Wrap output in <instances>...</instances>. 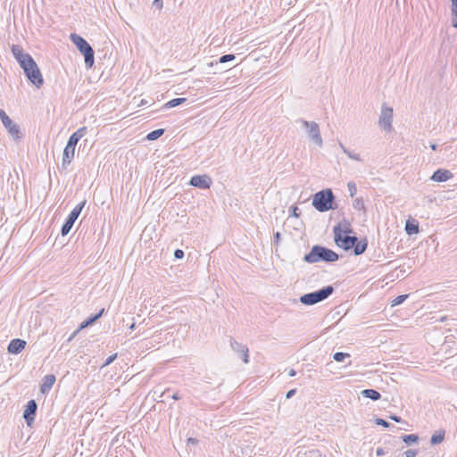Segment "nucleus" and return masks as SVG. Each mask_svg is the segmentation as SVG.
Wrapping results in <instances>:
<instances>
[{
	"mask_svg": "<svg viewBox=\"0 0 457 457\" xmlns=\"http://www.w3.org/2000/svg\"><path fill=\"white\" fill-rule=\"evenodd\" d=\"M12 53L20 64L21 68L28 79L37 88H40L44 84L42 73L32 56L24 53L22 48L18 45H12Z\"/></svg>",
	"mask_w": 457,
	"mask_h": 457,
	"instance_id": "obj_1",
	"label": "nucleus"
},
{
	"mask_svg": "<svg viewBox=\"0 0 457 457\" xmlns=\"http://www.w3.org/2000/svg\"><path fill=\"white\" fill-rule=\"evenodd\" d=\"M334 241L337 247L345 252L352 251L355 256L362 254L368 248L366 237H356L354 230H333Z\"/></svg>",
	"mask_w": 457,
	"mask_h": 457,
	"instance_id": "obj_2",
	"label": "nucleus"
},
{
	"mask_svg": "<svg viewBox=\"0 0 457 457\" xmlns=\"http://www.w3.org/2000/svg\"><path fill=\"white\" fill-rule=\"evenodd\" d=\"M339 259V255L331 249L319 245H313L311 251L303 256V261L307 263H316L320 262H334Z\"/></svg>",
	"mask_w": 457,
	"mask_h": 457,
	"instance_id": "obj_3",
	"label": "nucleus"
},
{
	"mask_svg": "<svg viewBox=\"0 0 457 457\" xmlns=\"http://www.w3.org/2000/svg\"><path fill=\"white\" fill-rule=\"evenodd\" d=\"M312 206L319 212H324L335 210L337 206L336 196L330 188L322 189L312 195Z\"/></svg>",
	"mask_w": 457,
	"mask_h": 457,
	"instance_id": "obj_4",
	"label": "nucleus"
},
{
	"mask_svg": "<svg viewBox=\"0 0 457 457\" xmlns=\"http://www.w3.org/2000/svg\"><path fill=\"white\" fill-rule=\"evenodd\" d=\"M87 127H81L74 133L71 135L68 139L67 145L63 150L62 154V169H66L67 166L71 162L75 154V148L78 142L87 134Z\"/></svg>",
	"mask_w": 457,
	"mask_h": 457,
	"instance_id": "obj_5",
	"label": "nucleus"
},
{
	"mask_svg": "<svg viewBox=\"0 0 457 457\" xmlns=\"http://www.w3.org/2000/svg\"><path fill=\"white\" fill-rule=\"evenodd\" d=\"M70 37L78 50L84 55L86 66L91 68L95 62V52L92 46L85 38L78 34L72 33Z\"/></svg>",
	"mask_w": 457,
	"mask_h": 457,
	"instance_id": "obj_6",
	"label": "nucleus"
},
{
	"mask_svg": "<svg viewBox=\"0 0 457 457\" xmlns=\"http://www.w3.org/2000/svg\"><path fill=\"white\" fill-rule=\"evenodd\" d=\"M333 292L334 287L332 286H327L317 291L301 295L300 302L304 305H313L327 299Z\"/></svg>",
	"mask_w": 457,
	"mask_h": 457,
	"instance_id": "obj_7",
	"label": "nucleus"
},
{
	"mask_svg": "<svg viewBox=\"0 0 457 457\" xmlns=\"http://www.w3.org/2000/svg\"><path fill=\"white\" fill-rule=\"evenodd\" d=\"M297 122H301L303 126L306 129V133L310 140L313 143L321 146L323 144L322 137L320 135L319 125L315 121H308L303 119L297 120Z\"/></svg>",
	"mask_w": 457,
	"mask_h": 457,
	"instance_id": "obj_8",
	"label": "nucleus"
},
{
	"mask_svg": "<svg viewBox=\"0 0 457 457\" xmlns=\"http://www.w3.org/2000/svg\"><path fill=\"white\" fill-rule=\"evenodd\" d=\"M393 120V108L382 105L378 124L385 131H391Z\"/></svg>",
	"mask_w": 457,
	"mask_h": 457,
	"instance_id": "obj_9",
	"label": "nucleus"
},
{
	"mask_svg": "<svg viewBox=\"0 0 457 457\" xmlns=\"http://www.w3.org/2000/svg\"><path fill=\"white\" fill-rule=\"evenodd\" d=\"M0 120L12 137L14 138H20L19 126L11 120L3 109H0Z\"/></svg>",
	"mask_w": 457,
	"mask_h": 457,
	"instance_id": "obj_10",
	"label": "nucleus"
},
{
	"mask_svg": "<svg viewBox=\"0 0 457 457\" xmlns=\"http://www.w3.org/2000/svg\"><path fill=\"white\" fill-rule=\"evenodd\" d=\"M86 204V200L82 201L81 203H79L71 212V213L69 214V216L67 217L66 220L64 221V223L62 224V228H72L75 221L77 220V219L79 218V216L80 215L81 212H82V209L84 208Z\"/></svg>",
	"mask_w": 457,
	"mask_h": 457,
	"instance_id": "obj_11",
	"label": "nucleus"
},
{
	"mask_svg": "<svg viewBox=\"0 0 457 457\" xmlns=\"http://www.w3.org/2000/svg\"><path fill=\"white\" fill-rule=\"evenodd\" d=\"M37 410V402L33 399L29 400L23 411V419L25 420L28 426H31L34 422L35 415Z\"/></svg>",
	"mask_w": 457,
	"mask_h": 457,
	"instance_id": "obj_12",
	"label": "nucleus"
},
{
	"mask_svg": "<svg viewBox=\"0 0 457 457\" xmlns=\"http://www.w3.org/2000/svg\"><path fill=\"white\" fill-rule=\"evenodd\" d=\"M189 185L200 189H208L212 185V179L208 175H195L190 179Z\"/></svg>",
	"mask_w": 457,
	"mask_h": 457,
	"instance_id": "obj_13",
	"label": "nucleus"
},
{
	"mask_svg": "<svg viewBox=\"0 0 457 457\" xmlns=\"http://www.w3.org/2000/svg\"><path fill=\"white\" fill-rule=\"evenodd\" d=\"M230 346L234 352L238 353L245 363L249 362V350L245 345H243L231 337Z\"/></svg>",
	"mask_w": 457,
	"mask_h": 457,
	"instance_id": "obj_14",
	"label": "nucleus"
},
{
	"mask_svg": "<svg viewBox=\"0 0 457 457\" xmlns=\"http://www.w3.org/2000/svg\"><path fill=\"white\" fill-rule=\"evenodd\" d=\"M236 59V55L233 54H228L221 55L218 60L210 62L207 63L208 67H214L215 70L213 71L214 74L222 72L223 71L219 68L220 64L226 63Z\"/></svg>",
	"mask_w": 457,
	"mask_h": 457,
	"instance_id": "obj_15",
	"label": "nucleus"
},
{
	"mask_svg": "<svg viewBox=\"0 0 457 457\" xmlns=\"http://www.w3.org/2000/svg\"><path fill=\"white\" fill-rule=\"evenodd\" d=\"M26 345L27 343L25 340L20 338L12 339L8 345V353L18 354L25 348Z\"/></svg>",
	"mask_w": 457,
	"mask_h": 457,
	"instance_id": "obj_16",
	"label": "nucleus"
},
{
	"mask_svg": "<svg viewBox=\"0 0 457 457\" xmlns=\"http://www.w3.org/2000/svg\"><path fill=\"white\" fill-rule=\"evenodd\" d=\"M453 173L445 169L436 170L431 176V180L436 182H445L453 178Z\"/></svg>",
	"mask_w": 457,
	"mask_h": 457,
	"instance_id": "obj_17",
	"label": "nucleus"
},
{
	"mask_svg": "<svg viewBox=\"0 0 457 457\" xmlns=\"http://www.w3.org/2000/svg\"><path fill=\"white\" fill-rule=\"evenodd\" d=\"M55 382L54 375H46L43 378V383L41 385L40 390L42 393L48 392L54 386Z\"/></svg>",
	"mask_w": 457,
	"mask_h": 457,
	"instance_id": "obj_18",
	"label": "nucleus"
},
{
	"mask_svg": "<svg viewBox=\"0 0 457 457\" xmlns=\"http://www.w3.org/2000/svg\"><path fill=\"white\" fill-rule=\"evenodd\" d=\"M104 312V308L101 309L100 312L95 315H92L88 317L87 320H85L80 325L79 329H83L92 324H94L99 318L102 317V315Z\"/></svg>",
	"mask_w": 457,
	"mask_h": 457,
	"instance_id": "obj_19",
	"label": "nucleus"
},
{
	"mask_svg": "<svg viewBox=\"0 0 457 457\" xmlns=\"http://www.w3.org/2000/svg\"><path fill=\"white\" fill-rule=\"evenodd\" d=\"M361 395L365 398H370L373 401H378L381 398V395L375 389H363Z\"/></svg>",
	"mask_w": 457,
	"mask_h": 457,
	"instance_id": "obj_20",
	"label": "nucleus"
},
{
	"mask_svg": "<svg viewBox=\"0 0 457 457\" xmlns=\"http://www.w3.org/2000/svg\"><path fill=\"white\" fill-rule=\"evenodd\" d=\"M445 431L443 429H440L438 431H436L431 438H430V444L435 445L442 443L445 439Z\"/></svg>",
	"mask_w": 457,
	"mask_h": 457,
	"instance_id": "obj_21",
	"label": "nucleus"
},
{
	"mask_svg": "<svg viewBox=\"0 0 457 457\" xmlns=\"http://www.w3.org/2000/svg\"><path fill=\"white\" fill-rule=\"evenodd\" d=\"M186 101H187V98H182V97L171 99L163 104L162 109H170V108L179 106V105L182 104L183 103H185Z\"/></svg>",
	"mask_w": 457,
	"mask_h": 457,
	"instance_id": "obj_22",
	"label": "nucleus"
},
{
	"mask_svg": "<svg viewBox=\"0 0 457 457\" xmlns=\"http://www.w3.org/2000/svg\"><path fill=\"white\" fill-rule=\"evenodd\" d=\"M71 230H61V234L56 236L54 245L63 246L66 244V237L69 235Z\"/></svg>",
	"mask_w": 457,
	"mask_h": 457,
	"instance_id": "obj_23",
	"label": "nucleus"
},
{
	"mask_svg": "<svg viewBox=\"0 0 457 457\" xmlns=\"http://www.w3.org/2000/svg\"><path fill=\"white\" fill-rule=\"evenodd\" d=\"M164 131L163 129L153 130L146 135L145 138L149 141L156 140L164 134Z\"/></svg>",
	"mask_w": 457,
	"mask_h": 457,
	"instance_id": "obj_24",
	"label": "nucleus"
},
{
	"mask_svg": "<svg viewBox=\"0 0 457 457\" xmlns=\"http://www.w3.org/2000/svg\"><path fill=\"white\" fill-rule=\"evenodd\" d=\"M339 146L342 149V151L350 158L355 161H361L360 154H354L351 152L349 149H347L342 143H339Z\"/></svg>",
	"mask_w": 457,
	"mask_h": 457,
	"instance_id": "obj_25",
	"label": "nucleus"
},
{
	"mask_svg": "<svg viewBox=\"0 0 457 457\" xmlns=\"http://www.w3.org/2000/svg\"><path fill=\"white\" fill-rule=\"evenodd\" d=\"M402 440L405 444L411 445V444L418 442L419 436L417 435H415V434L404 435V436H402Z\"/></svg>",
	"mask_w": 457,
	"mask_h": 457,
	"instance_id": "obj_26",
	"label": "nucleus"
},
{
	"mask_svg": "<svg viewBox=\"0 0 457 457\" xmlns=\"http://www.w3.org/2000/svg\"><path fill=\"white\" fill-rule=\"evenodd\" d=\"M288 212H289V215H288L287 220L292 217L299 218L301 215L300 209L296 205L290 206Z\"/></svg>",
	"mask_w": 457,
	"mask_h": 457,
	"instance_id": "obj_27",
	"label": "nucleus"
},
{
	"mask_svg": "<svg viewBox=\"0 0 457 457\" xmlns=\"http://www.w3.org/2000/svg\"><path fill=\"white\" fill-rule=\"evenodd\" d=\"M353 206L358 212H365V206H364V202H363L362 198H356L353 201Z\"/></svg>",
	"mask_w": 457,
	"mask_h": 457,
	"instance_id": "obj_28",
	"label": "nucleus"
},
{
	"mask_svg": "<svg viewBox=\"0 0 457 457\" xmlns=\"http://www.w3.org/2000/svg\"><path fill=\"white\" fill-rule=\"evenodd\" d=\"M347 357H350V354L342 352H337L333 355V359L338 362L344 361V360Z\"/></svg>",
	"mask_w": 457,
	"mask_h": 457,
	"instance_id": "obj_29",
	"label": "nucleus"
},
{
	"mask_svg": "<svg viewBox=\"0 0 457 457\" xmlns=\"http://www.w3.org/2000/svg\"><path fill=\"white\" fill-rule=\"evenodd\" d=\"M407 297H408V295H400L396 296L394 300H392L391 306H396V305L403 303Z\"/></svg>",
	"mask_w": 457,
	"mask_h": 457,
	"instance_id": "obj_30",
	"label": "nucleus"
},
{
	"mask_svg": "<svg viewBox=\"0 0 457 457\" xmlns=\"http://www.w3.org/2000/svg\"><path fill=\"white\" fill-rule=\"evenodd\" d=\"M404 228H419V222L414 219L406 220Z\"/></svg>",
	"mask_w": 457,
	"mask_h": 457,
	"instance_id": "obj_31",
	"label": "nucleus"
},
{
	"mask_svg": "<svg viewBox=\"0 0 457 457\" xmlns=\"http://www.w3.org/2000/svg\"><path fill=\"white\" fill-rule=\"evenodd\" d=\"M347 188L349 191V195L351 197H353L356 195L357 187L354 182L350 181L347 183Z\"/></svg>",
	"mask_w": 457,
	"mask_h": 457,
	"instance_id": "obj_32",
	"label": "nucleus"
},
{
	"mask_svg": "<svg viewBox=\"0 0 457 457\" xmlns=\"http://www.w3.org/2000/svg\"><path fill=\"white\" fill-rule=\"evenodd\" d=\"M375 423L377 425L382 426L384 428H390L391 427V424L388 421H386V420L381 419V418H377L375 420Z\"/></svg>",
	"mask_w": 457,
	"mask_h": 457,
	"instance_id": "obj_33",
	"label": "nucleus"
},
{
	"mask_svg": "<svg viewBox=\"0 0 457 457\" xmlns=\"http://www.w3.org/2000/svg\"><path fill=\"white\" fill-rule=\"evenodd\" d=\"M452 2L451 14L457 16V0H450Z\"/></svg>",
	"mask_w": 457,
	"mask_h": 457,
	"instance_id": "obj_34",
	"label": "nucleus"
},
{
	"mask_svg": "<svg viewBox=\"0 0 457 457\" xmlns=\"http://www.w3.org/2000/svg\"><path fill=\"white\" fill-rule=\"evenodd\" d=\"M117 358V353L110 355L104 361L103 366L110 365Z\"/></svg>",
	"mask_w": 457,
	"mask_h": 457,
	"instance_id": "obj_35",
	"label": "nucleus"
},
{
	"mask_svg": "<svg viewBox=\"0 0 457 457\" xmlns=\"http://www.w3.org/2000/svg\"><path fill=\"white\" fill-rule=\"evenodd\" d=\"M279 240H280V233H279V231H277L274 234V238H273V241H272V245H275V246H278V243H279Z\"/></svg>",
	"mask_w": 457,
	"mask_h": 457,
	"instance_id": "obj_36",
	"label": "nucleus"
},
{
	"mask_svg": "<svg viewBox=\"0 0 457 457\" xmlns=\"http://www.w3.org/2000/svg\"><path fill=\"white\" fill-rule=\"evenodd\" d=\"M350 224L346 223L344 226L342 225L341 221L337 222L335 225H333L332 228H349Z\"/></svg>",
	"mask_w": 457,
	"mask_h": 457,
	"instance_id": "obj_37",
	"label": "nucleus"
},
{
	"mask_svg": "<svg viewBox=\"0 0 457 457\" xmlns=\"http://www.w3.org/2000/svg\"><path fill=\"white\" fill-rule=\"evenodd\" d=\"M174 257L176 259H182L184 257V252L181 249H176L174 252Z\"/></svg>",
	"mask_w": 457,
	"mask_h": 457,
	"instance_id": "obj_38",
	"label": "nucleus"
},
{
	"mask_svg": "<svg viewBox=\"0 0 457 457\" xmlns=\"http://www.w3.org/2000/svg\"><path fill=\"white\" fill-rule=\"evenodd\" d=\"M406 457H415L417 454V451L414 449H409L404 453Z\"/></svg>",
	"mask_w": 457,
	"mask_h": 457,
	"instance_id": "obj_39",
	"label": "nucleus"
},
{
	"mask_svg": "<svg viewBox=\"0 0 457 457\" xmlns=\"http://www.w3.org/2000/svg\"><path fill=\"white\" fill-rule=\"evenodd\" d=\"M153 5L158 9H162L163 6L162 0H154Z\"/></svg>",
	"mask_w": 457,
	"mask_h": 457,
	"instance_id": "obj_40",
	"label": "nucleus"
},
{
	"mask_svg": "<svg viewBox=\"0 0 457 457\" xmlns=\"http://www.w3.org/2000/svg\"><path fill=\"white\" fill-rule=\"evenodd\" d=\"M389 419L397 422V423H400V422H403V420L400 416H396V415H391L389 416Z\"/></svg>",
	"mask_w": 457,
	"mask_h": 457,
	"instance_id": "obj_41",
	"label": "nucleus"
},
{
	"mask_svg": "<svg viewBox=\"0 0 457 457\" xmlns=\"http://www.w3.org/2000/svg\"><path fill=\"white\" fill-rule=\"evenodd\" d=\"M451 23L453 28H457V15L452 14Z\"/></svg>",
	"mask_w": 457,
	"mask_h": 457,
	"instance_id": "obj_42",
	"label": "nucleus"
},
{
	"mask_svg": "<svg viewBox=\"0 0 457 457\" xmlns=\"http://www.w3.org/2000/svg\"><path fill=\"white\" fill-rule=\"evenodd\" d=\"M296 389H291L286 394V398L290 399L293 395H295Z\"/></svg>",
	"mask_w": 457,
	"mask_h": 457,
	"instance_id": "obj_43",
	"label": "nucleus"
},
{
	"mask_svg": "<svg viewBox=\"0 0 457 457\" xmlns=\"http://www.w3.org/2000/svg\"><path fill=\"white\" fill-rule=\"evenodd\" d=\"M81 329H79V328L75 330L71 335V337L68 338V342H71L75 337L76 335L80 331Z\"/></svg>",
	"mask_w": 457,
	"mask_h": 457,
	"instance_id": "obj_44",
	"label": "nucleus"
},
{
	"mask_svg": "<svg viewBox=\"0 0 457 457\" xmlns=\"http://www.w3.org/2000/svg\"><path fill=\"white\" fill-rule=\"evenodd\" d=\"M376 453L378 456H382L383 454H385V451L383 448H377Z\"/></svg>",
	"mask_w": 457,
	"mask_h": 457,
	"instance_id": "obj_45",
	"label": "nucleus"
},
{
	"mask_svg": "<svg viewBox=\"0 0 457 457\" xmlns=\"http://www.w3.org/2000/svg\"><path fill=\"white\" fill-rule=\"evenodd\" d=\"M409 237H411L412 235L418 234L420 230H405Z\"/></svg>",
	"mask_w": 457,
	"mask_h": 457,
	"instance_id": "obj_46",
	"label": "nucleus"
},
{
	"mask_svg": "<svg viewBox=\"0 0 457 457\" xmlns=\"http://www.w3.org/2000/svg\"><path fill=\"white\" fill-rule=\"evenodd\" d=\"M295 374H296V372H295V370H293V369H291V370L288 371V375H289L290 377H294V376H295Z\"/></svg>",
	"mask_w": 457,
	"mask_h": 457,
	"instance_id": "obj_47",
	"label": "nucleus"
},
{
	"mask_svg": "<svg viewBox=\"0 0 457 457\" xmlns=\"http://www.w3.org/2000/svg\"><path fill=\"white\" fill-rule=\"evenodd\" d=\"M171 397H172V399H174V400H179V399H180V396H179V395L178 393L173 394Z\"/></svg>",
	"mask_w": 457,
	"mask_h": 457,
	"instance_id": "obj_48",
	"label": "nucleus"
},
{
	"mask_svg": "<svg viewBox=\"0 0 457 457\" xmlns=\"http://www.w3.org/2000/svg\"><path fill=\"white\" fill-rule=\"evenodd\" d=\"M188 442L195 445L197 443V440L195 438L190 437V438H188Z\"/></svg>",
	"mask_w": 457,
	"mask_h": 457,
	"instance_id": "obj_49",
	"label": "nucleus"
},
{
	"mask_svg": "<svg viewBox=\"0 0 457 457\" xmlns=\"http://www.w3.org/2000/svg\"><path fill=\"white\" fill-rule=\"evenodd\" d=\"M135 328H136V323H135V322H133V323L129 326V329L133 330V329H135Z\"/></svg>",
	"mask_w": 457,
	"mask_h": 457,
	"instance_id": "obj_50",
	"label": "nucleus"
},
{
	"mask_svg": "<svg viewBox=\"0 0 457 457\" xmlns=\"http://www.w3.org/2000/svg\"><path fill=\"white\" fill-rule=\"evenodd\" d=\"M436 145H431V148H432L433 150H436Z\"/></svg>",
	"mask_w": 457,
	"mask_h": 457,
	"instance_id": "obj_51",
	"label": "nucleus"
},
{
	"mask_svg": "<svg viewBox=\"0 0 457 457\" xmlns=\"http://www.w3.org/2000/svg\"><path fill=\"white\" fill-rule=\"evenodd\" d=\"M336 214H337V218H339L341 216L338 212H337Z\"/></svg>",
	"mask_w": 457,
	"mask_h": 457,
	"instance_id": "obj_52",
	"label": "nucleus"
}]
</instances>
